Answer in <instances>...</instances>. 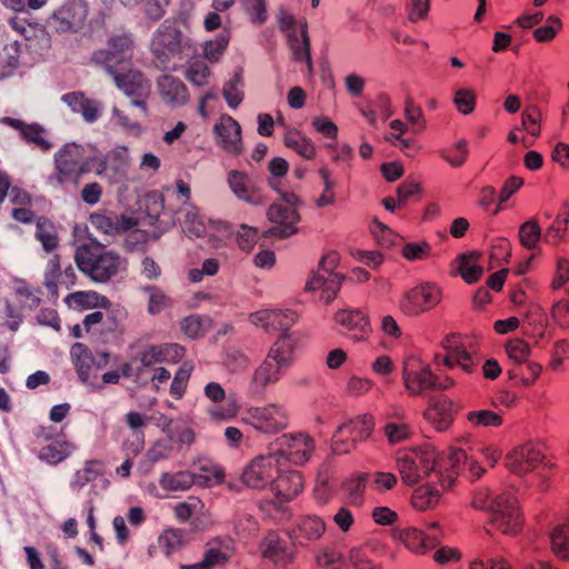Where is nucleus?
<instances>
[{
	"label": "nucleus",
	"mask_w": 569,
	"mask_h": 569,
	"mask_svg": "<svg viewBox=\"0 0 569 569\" xmlns=\"http://www.w3.org/2000/svg\"><path fill=\"white\" fill-rule=\"evenodd\" d=\"M76 447L72 442L58 437L47 445H43L38 450V458L49 465H58L66 460Z\"/></svg>",
	"instance_id": "37"
},
{
	"label": "nucleus",
	"mask_w": 569,
	"mask_h": 569,
	"mask_svg": "<svg viewBox=\"0 0 569 569\" xmlns=\"http://www.w3.org/2000/svg\"><path fill=\"white\" fill-rule=\"evenodd\" d=\"M441 499V492L429 485L416 488L411 495V506L418 511L435 509Z\"/></svg>",
	"instance_id": "43"
},
{
	"label": "nucleus",
	"mask_w": 569,
	"mask_h": 569,
	"mask_svg": "<svg viewBox=\"0 0 569 569\" xmlns=\"http://www.w3.org/2000/svg\"><path fill=\"white\" fill-rule=\"evenodd\" d=\"M543 459L538 446L526 442L515 447L505 458V465L515 475L523 476L535 470Z\"/></svg>",
	"instance_id": "22"
},
{
	"label": "nucleus",
	"mask_w": 569,
	"mask_h": 569,
	"mask_svg": "<svg viewBox=\"0 0 569 569\" xmlns=\"http://www.w3.org/2000/svg\"><path fill=\"white\" fill-rule=\"evenodd\" d=\"M442 300V289L435 282L419 283L406 291L399 300L400 311L418 317L433 310Z\"/></svg>",
	"instance_id": "10"
},
{
	"label": "nucleus",
	"mask_w": 569,
	"mask_h": 569,
	"mask_svg": "<svg viewBox=\"0 0 569 569\" xmlns=\"http://www.w3.org/2000/svg\"><path fill=\"white\" fill-rule=\"evenodd\" d=\"M286 41L292 60L305 63L308 74H312L311 41L308 33V22L305 18L299 20V31L288 34Z\"/></svg>",
	"instance_id": "27"
},
{
	"label": "nucleus",
	"mask_w": 569,
	"mask_h": 569,
	"mask_svg": "<svg viewBox=\"0 0 569 569\" xmlns=\"http://www.w3.org/2000/svg\"><path fill=\"white\" fill-rule=\"evenodd\" d=\"M240 421L260 435H276L289 425V416L284 407L268 403L250 406L241 412Z\"/></svg>",
	"instance_id": "7"
},
{
	"label": "nucleus",
	"mask_w": 569,
	"mask_h": 569,
	"mask_svg": "<svg viewBox=\"0 0 569 569\" xmlns=\"http://www.w3.org/2000/svg\"><path fill=\"white\" fill-rule=\"evenodd\" d=\"M196 483V476L190 471L163 472L159 479L166 491H186Z\"/></svg>",
	"instance_id": "46"
},
{
	"label": "nucleus",
	"mask_w": 569,
	"mask_h": 569,
	"mask_svg": "<svg viewBox=\"0 0 569 569\" xmlns=\"http://www.w3.org/2000/svg\"><path fill=\"white\" fill-rule=\"evenodd\" d=\"M468 154V143L465 139L440 150V157L455 168L461 167L467 161Z\"/></svg>",
	"instance_id": "58"
},
{
	"label": "nucleus",
	"mask_w": 569,
	"mask_h": 569,
	"mask_svg": "<svg viewBox=\"0 0 569 569\" xmlns=\"http://www.w3.org/2000/svg\"><path fill=\"white\" fill-rule=\"evenodd\" d=\"M103 310L88 313L83 318V328L87 335L107 341L109 337L123 332L127 312L113 306Z\"/></svg>",
	"instance_id": "11"
},
{
	"label": "nucleus",
	"mask_w": 569,
	"mask_h": 569,
	"mask_svg": "<svg viewBox=\"0 0 569 569\" xmlns=\"http://www.w3.org/2000/svg\"><path fill=\"white\" fill-rule=\"evenodd\" d=\"M279 462V457L274 452L256 456L244 467L241 473L242 482L256 490L270 489L278 473Z\"/></svg>",
	"instance_id": "12"
},
{
	"label": "nucleus",
	"mask_w": 569,
	"mask_h": 569,
	"mask_svg": "<svg viewBox=\"0 0 569 569\" xmlns=\"http://www.w3.org/2000/svg\"><path fill=\"white\" fill-rule=\"evenodd\" d=\"M305 476L299 470H280L276 475L270 491L280 503L290 502L305 489Z\"/></svg>",
	"instance_id": "24"
},
{
	"label": "nucleus",
	"mask_w": 569,
	"mask_h": 569,
	"mask_svg": "<svg viewBox=\"0 0 569 569\" xmlns=\"http://www.w3.org/2000/svg\"><path fill=\"white\" fill-rule=\"evenodd\" d=\"M283 143L306 160H313L316 158L317 150L315 143L297 129H288L286 131Z\"/></svg>",
	"instance_id": "39"
},
{
	"label": "nucleus",
	"mask_w": 569,
	"mask_h": 569,
	"mask_svg": "<svg viewBox=\"0 0 569 569\" xmlns=\"http://www.w3.org/2000/svg\"><path fill=\"white\" fill-rule=\"evenodd\" d=\"M142 291L148 295V312L159 315L172 305L171 298L159 287L144 286Z\"/></svg>",
	"instance_id": "54"
},
{
	"label": "nucleus",
	"mask_w": 569,
	"mask_h": 569,
	"mask_svg": "<svg viewBox=\"0 0 569 569\" xmlns=\"http://www.w3.org/2000/svg\"><path fill=\"white\" fill-rule=\"evenodd\" d=\"M94 170L102 174L107 170L104 158L87 157L83 146L76 142L64 143L54 154V176L52 179L63 186L78 187L83 174Z\"/></svg>",
	"instance_id": "2"
},
{
	"label": "nucleus",
	"mask_w": 569,
	"mask_h": 569,
	"mask_svg": "<svg viewBox=\"0 0 569 569\" xmlns=\"http://www.w3.org/2000/svg\"><path fill=\"white\" fill-rule=\"evenodd\" d=\"M286 369L287 368L267 356L262 363L256 369L252 382L258 388H266L269 385L278 382Z\"/></svg>",
	"instance_id": "41"
},
{
	"label": "nucleus",
	"mask_w": 569,
	"mask_h": 569,
	"mask_svg": "<svg viewBox=\"0 0 569 569\" xmlns=\"http://www.w3.org/2000/svg\"><path fill=\"white\" fill-rule=\"evenodd\" d=\"M392 541L402 545L409 552L423 556L440 542V537L427 533L413 526L393 527L390 531Z\"/></svg>",
	"instance_id": "18"
},
{
	"label": "nucleus",
	"mask_w": 569,
	"mask_h": 569,
	"mask_svg": "<svg viewBox=\"0 0 569 569\" xmlns=\"http://www.w3.org/2000/svg\"><path fill=\"white\" fill-rule=\"evenodd\" d=\"M518 234L520 243L526 249L532 250L541 238V228L536 220H528L520 226Z\"/></svg>",
	"instance_id": "59"
},
{
	"label": "nucleus",
	"mask_w": 569,
	"mask_h": 569,
	"mask_svg": "<svg viewBox=\"0 0 569 569\" xmlns=\"http://www.w3.org/2000/svg\"><path fill=\"white\" fill-rule=\"evenodd\" d=\"M243 78L241 72H236L232 78L224 83L222 94L231 109H237L243 101Z\"/></svg>",
	"instance_id": "51"
},
{
	"label": "nucleus",
	"mask_w": 569,
	"mask_h": 569,
	"mask_svg": "<svg viewBox=\"0 0 569 569\" xmlns=\"http://www.w3.org/2000/svg\"><path fill=\"white\" fill-rule=\"evenodd\" d=\"M490 525L502 535H517L522 528L518 500L511 493H500L490 503Z\"/></svg>",
	"instance_id": "9"
},
{
	"label": "nucleus",
	"mask_w": 569,
	"mask_h": 569,
	"mask_svg": "<svg viewBox=\"0 0 569 569\" xmlns=\"http://www.w3.org/2000/svg\"><path fill=\"white\" fill-rule=\"evenodd\" d=\"M327 525L317 515L300 516L291 530V539L299 546H308L316 542L325 535Z\"/></svg>",
	"instance_id": "28"
},
{
	"label": "nucleus",
	"mask_w": 569,
	"mask_h": 569,
	"mask_svg": "<svg viewBox=\"0 0 569 569\" xmlns=\"http://www.w3.org/2000/svg\"><path fill=\"white\" fill-rule=\"evenodd\" d=\"M468 421L475 427H500L502 417L491 410H476L467 413Z\"/></svg>",
	"instance_id": "61"
},
{
	"label": "nucleus",
	"mask_w": 569,
	"mask_h": 569,
	"mask_svg": "<svg viewBox=\"0 0 569 569\" xmlns=\"http://www.w3.org/2000/svg\"><path fill=\"white\" fill-rule=\"evenodd\" d=\"M267 218L276 226L269 228L263 237L288 238L298 232L297 223L300 216L296 208L272 203L267 211Z\"/></svg>",
	"instance_id": "21"
},
{
	"label": "nucleus",
	"mask_w": 569,
	"mask_h": 569,
	"mask_svg": "<svg viewBox=\"0 0 569 569\" xmlns=\"http://www.w3.org/2000/svg\"><path fill=\"white\" fill-rule=\"evenodd\" d=\"M552 552L562 560L569 559V525L556 527L550 533Z\"/></svg>",
	"instance_id": "55"
},
{
	"label": "nucleus",
	"mask_w": 569,
	"mask_h": 569,
	"mask_svg": "<svg viewBox=\"0 0 569 569\" xmlns=\"http://www.w3.org/2000/svg\"><path fill=\"white\" fill-rule=\"evenodd\" d=\"M193 49L192 40L171 24H162L151 40V52L156 61L163 68H168L171 60L181 61Z\"/></svg>",
	"instance_id": "5"
},
{
	"label": "nucleus",
	"mask_w": 569,
	"mask_h": 569,
	"mask_svg": "<svg viewBox=\"0 0 569 569\" xmlns=\"http://www.w3.org/2000/svg\"><path fill=\"white\" fill-rule=\"evenodd\" d=\"M402 381L410 396H419L433 389L435 373L422 359L409 356L402 362Z\"/></svg>",
	"instance_id": "17"
},
{
	"label": "nucleus",
	"mask_w": 569,
	"mask_h": 569,
	"mask_svg": "<svg viewBox=\"0 0 569 569\" xmlns=\"http://www.w3.org/2000/svg\"><path fill=\"white\" fill-rule=\"evenodd\" d=\"M383 436L390 446L409 441L415 429L411 422H385L382 427Z\"/></svg>",
	"instance_id": "47"
},
{
	"label": "nucleus",
	"mask_w": 569,
	"mask_h": 569,
	"mask_svg": "<svg viewBox=\"0 0 569 569\" xmlns=\"http://www.w3.org/2000/svg\"><path fill=\"white\" fill-rule=\"evenodd\" d=\"M259 239V230L248 224H241L236 233V242L244 252H251Z\"/></svg>",
	"instance_id": "63"
},
{
	"label": "nucleus",
	"mask_w": 569,
	"mask_h": 569,
	"mask_svg": "<svg viewBox=\"0 0 569 569\" xmlns=\"http://www.w3.org/2000/svg\"><path fill=\"white\" fill-rule=\"evenodd\" d=\"M61 100L70 107L73 112L81 113L87 122L97 121L102 112L99 101L88 98L82 91H73L62 96Z\"/></svg>",
	"instance_id": "34"
},
{
	"label": "nucleus",
	"mask_w": 569,
	"mask_h": 569,
	"mask_svg": "<svg viewBox=\"0 0 569 569\" xmlns=\"http://www.w3.org/2000/svg\"><path fill=\"white\" fill-rule=\"evenodd\" d=\"M437 452L429 445L403 449L397 452L396 466L405 485L413 486L430 476L435 470Z\"/></svg>",
	"instance_id": "3"
},
{
	"label": "nucleus",
	"mask_w": 569,
	"mask_h": 569,
	"mask_svg": "<svg viewBox=\"0 0 569 569\" xmlns=\"http://www.w3.org/2000/svg\"><path fill=\"white\" fill-rule=\"evenodd\" d=\"M227 181L232 193L238 199L252 206H262L266 202L262 193L250 183L249 176L246 172L231 170L228 173Z\"/></svg>",
	"instance_id": "33"
},
{
	"label": "nucleus",
	"mask_w": 569,
	"mask_h": 569,
	"mask_svg": "<svg viewBox=\"0 0 569 569\" xmlns=\"http://www.w3.org/2000/svg\"><path fill=\"white\" fill-rule=\"evenodd\" d=\"M296 340L290 332H284L271 346L268 357L288 368L293 361Z\"/></svg>",
	"instance_id": "40"
},
{
	"label": "nucleus",
	"mask_w": 569,
	"mask_h": 569,
	"mask_svg": "<svg viewBox=\"0 0 569 569\" xmlns=\"http://www.w3.org/2000/svg\"><path fill=\"white\" fill-rule=\"evenodd\" d=\"M335 320L355 340H366L371 332L370 320L361 310H339L335 315Z\"/></svg>",
	"instance_id": "31"
},
{
	"label": "nucleus",
	"mask_w": 569,
	"mask_h": 569,
	"mask_svg": "<svg viewBox=\"0 0 569 569\" xmlns=\"http://www.w3.org/2000/svg\"><path fill=\"white\" fill-rule=\"evenodd\" d=\"M194 366L191 361H184L176 371L172 382L170 385V396L180 400L186 395L189 380L193 372Z\"/></svg>",
	"instance_id": "49"
},
{
	"label": "nucleus",
	"mask_w": 569,
	"mask_h": 569,
	"mask_svg": "<svg viewBox=\"0 0 569 569\" xmlns=\"http://www.w3.org/2000/svg\"><path fill=\"white\" fill-rule=\"evenodd\" d=\"M204 503L198 497L190 496L184 501H180L172 507L176 519L181 522H188L194 515L203 512Z\"/></svg>",
	"instance_id": "53"
},
{
	"label": "nucleus",
	"mask_w": 569,
	"mask_h": 569,
	"mask_svg": "<svg viewBox=\"0 0 569 569\" xmlns=\"http://www.w3.org/2000/svg\"><path fill=\"white\" fill-rule=\"evenodd\" d=\"M366 547H369V543L351 548L348 552V562L353 569H381L379 563L369 558Z\"/></svg>",
	"instance_id": "60"
},
{
	"label": "nucleus",
	"mask_w": 569,
	"mask_h": 569,
	"mask_svg": "<svg viewBox=\"0 0 569 569\" xmlns=\"http://www.w3.org/2000/svg\"><path fill=\"white\" fill-rule=\"evenodd\" d=\"M70 358L79 379L90 382L97 377L98 370L108 365L110 353L103 351L94 356L87 345L76 342L70 348Z\"/></svg>",
	"instance_id": "19"
},
{
	"label": "nucleus",
	"mask_w": 569,
	"mask_h": 569,
	"mask_svg": "<svg viewBox=\"0 0 569 569\" xmlns=\"http://www.w3.org/2000/svg\"><path fill=\"white\" fill-rule=\"evenodd\" d=\"M217 144L231 156L243 152L241 127L229 114H222L213 127Z\"/></svg>",
	"instance_id": "23"
},
{
	"label": "nucleus",
	"mask_w": 569,
	"mask_h": 569,
	"mask_svg": "<svg viewBox=\"0 0 569 569\" xmlns=\"http://www.w3.org/2000/svg\"><path fill=\"white\" fill-rule=\"evenodd\" d=\"M259 549L264 559L281 567L291 563L295 557L288 542L277 532H268L261 540Z\"/></svg>",
	"instance_id": "29"
},
{
	"label": "nucleus",
	"mask_w": 569,
	"mask_h": 569,
	"mask_svg": "<svg viewBox=\"0 0 569 569\" xmlns=\"http://www.w3.org/2000/svg\"><path fill=\"white\" fill-rule=\"evenodd\" d=\"M88 12L86 0H66L52 12L50 23L59 33H76L86 26Z\"/></svg>",
	"instance_id": "15"
},
{
	"label": "nucleus",
	"mask_w": 569,
	"mask_h": 569,
	"mask_svg": "<svg viewBox=\"0 0 569 569\" xmlns=\"http://www.w3.org/2000/svg\"><path fill=\"white\" fill-rule=\"evenodd\" d=\"M562 28V22L560 18L556 16H549L546 20V24L538 27L533 31V39L537 42H549L552 41L558 32Z\"/></svg>",
	"instance_id": "62"
},
{
	"label": "nucleus",
	"mask_w": 569,
	"mask_h": 569,
	"mask_svg": "<svg viewBox=\"0 0 569 569\" xmlns=\"http://www.w3.org/2000/svg\"><path fill=\"white\" fill-rule=\"evenodd\" d=\"M188 543L187 531L181 528H167L157 539V547L166 557L181 551Z\"/></svg>",
	"instance_id": "38"
},
{
	"label": "nucleus",
	"mask_w": 569,
	"mask_h": 569,
	"mask_svg": "<svg viewBox=\"0 0 569 569\" xmlns=\"http://www.w3.org/2000/svg\"><path fill=\"white\" fill-rule=\"evenodd\" d=\"M370 480L369 472H356L341 485L343 496L349 505L360 507L365 501L366 488Z\"/></svg>",
	"instance_id": "36"
},
{
	"label": "nucleus",
	"mask_w": 569,
	"mask_h": 569,
	"mask_svg": "<svg viewBox=\"0 0 569 569\" xmlns=\"http://www.w3.org/2000/svg\"><path fill=\"white\" fill-rule=\"evenodd\" d=\"M232 551L228 545L221 541L209 543L204 555L203 561L208 569H212L214 566L222 565L229 560Z\"/></svg>",
	"instance_id": "57"
},
{
	"label": "nucleus",
	"mask_w": 569,
	"mask_h": 569,
	"mask_svg": "<svg viewBox=\"0 0 569 569\" xmlns=\"http://www.w3.org/2000/svg\"><path fill=\"white\" fill-rule=\"evenodd\" d=\"M249 320L252 325L263 328L268 332H289V329L297 322L298 313L293 310L263 309L250 313Z\"/></svg>",
	"instance_id": "25"
},
{
	"label": "nucleus",
	"mask_w": 569,
	"mask_h": 569,
	"mask_svg": "<svg viewBox=\"0 0 569 569\" xmlns=\"http://www.w3.org/2000/svg\"><path fill=\"white\" fill-rule=\"evenodd\" d=\"M315 561L319 569H346L347 560L341 550L323 546L316 550Z\"/></svg>",
	"instance_id": "45"
},
{
	"label": "nucleus",
	"mask_w": 569,
	"mask_h": 569,
	"mask_svg": "<svg viewBox=\"0 0 569 569\" xmlns=\"http://www.w3.org/2000/svg\"><path fill=\"white\" fill-rule=\"evenodd\" d=\"M61 283H63L61 256L54 253L50 257L46 264L43 273V286L48 289L50 295L57 299L59 296L58 288Z\"/></svg>",
	"instance_id": "44"
},
{
	"label": "nucleus",
	"mask_w": 569,
	"mask_h": 569,
	"mask_svg": "<svg viewBox=\"0 0 569 569\" xmlns=\"http://www.w3.org/2000/svg\"><path fill=\"white\" fill-rule=\"evenodd\" d=\"M204 397L213 403L227 401L223 406L210 410V417L217 421L234 419L240 412V405L234 396L227 398L226 390L219 382L211 381L204 386Z\"/></svg>",
	"instance_id": "26"
},
{
	"label": "nucleus",
	"mask_w": 569,
	"mask_h": 569,
	"mask_svg": "<svg viewBox=\"0 0 569 569\" xmlns=\"http://www.w3.org/2000/svg\"><path fill=\"white\" fill-rule=\"evenodd\" d=\"M506 352L516 363H525L530 356V346L522 339H511L506 343Z\"/></svg>",
	"instance_id": "64"
},
{
	"label": "nucleus",
	"mask_w": 569,
	"mask_h": 569,
	"mask_svg": "<svg viewBox=\"0 0 569 569\" xmlns=\"http://www.w3.org/2000/svg\"><path fill=\"white\" fill-rule=\"evenodd\" d=\"M161 100L170 107H180L189 101L190 94L184 82L171 74L161 76L158 81Z\"/></svg>",
	"instance_id": "32"
},
{
	"label": "nucleus",
	"mask_w": 569,
	"mask_h": 569,
	"mask_svg": "<svg viewBox=\"0 0 569 569\" xmlns=\"http://www.w3.org/2000/svg\"><path fill=\"white\" fill-rule=\"evenodd\" d=\"M278 443L279 448L274 453L279 460L284 459L295 466L306 465L316 449L313 438L303 432L284 433L278 438Z\"/></svg>",
	"instance_id": "16"
},
{
	"label": "nucleus",
	"mask_w": 569,
	"mask_h": 569,
	"mask_svg": "<svg viewBox=\"0 0 569 569\" xmlns=\"http://www.w3.org/2000/svg\"><path fill=\"white\" fill-rule=\"evenodd\" d=\"M425 418L438 430L445 431L452 423L450 402L438 400L430 405L425 411Z\"/></svg>",
	"instance_id": "42"
},
{
	"label": "nucleus",
	"mask_w": 569,
	"mask_h": 569,
	"mask_svg": "<svg viewBox=\"0 0 569 569\" xmlns=\"http://www.w3.org/2000/svg\"><path fill=\"white\" fill-rule=\"evenodd\" d=\"M134 42L131 36L123 33L113 36L108 41V49H100L92 53L91 60L110 71L123 66H130L133 58Z\"/></svg>",
	"instance_id": "13"
},
{
	"label": "nucleus",
	"mask_w": 569,
	"mask_h": 569,
	"mask_svg": "<svg viewBox=\"0 0 569 569\" xmlns=\"http://www.w3.org/2000/svg\"><path fill=\"white\" fill-rule=\"evenodd\" d=\"M64 303L68 308L83 311L90 309H109L112 302L106 296H102L93 290H80L69 293L64 298Z\"/></svg>",
	"instance_id": "35"
},
{
	"label": "nucleus",
	"mask_w": 569,
	"mask_h": 569,
	"mask_svg": "<svg viewBox=\"0 0 569 569\" xmlns=\"http://www.w3.org/2000/svg\"><path fill=\"white\" fill-rule=\"evenodd\" d=\"M90 224L100 233L117 236L137 227L138 220L109 209H99L89 216Z\"/></svg>",
	"instance_id": "20"
},
{
	"label": "nucleus",
	"mask_w": 569,
	"mask_h": 569,
	"mask_svg": "<svg viewBox=\"0 0 569 569\" xmlns=\"http://www.w3.org/2000/svg\"><path fill=\"white\" fill-rule=\"evenodd\" d=\"M79 270L93 282L106 283L126 269V259L116 250L91 241L80 246L74 254Z\"/></svg>",
	"instance_id": "1"
},
{
	"label": "nucleus",
	"mask_w": 569,
	"mask_h": 569,
	"mask_svg": "<svg viewBox=\"0 0 569 569\" xmlns=\"http://www.w3.org/2000/svg\"><path fill=\"white\" fill-rule=\"evenodd\" d=\"M36 238L41 242L42 248L47 252L53 251L58 244L59 239L54 224L47 218H39L37 220Z\"/></svg>",
	"instance_id": "50"
},
{
	"label": "nucleus",
	"mask_w": 569,
	"mask_h": 569,
	"mask_svg": "<svg viewBox=\"0 0 569 569\" xmlns=\"http://www.w3.org/2000/svg\"><path fill=\"white\" fill-rule=\"evenodd\" d=\"M119 90L131 99L133 106L141 109L144 116L148 114V99L151 94V82L144 73L132 68L131 64L107 71Z\"/></svg>",
	"instance_id": "8"
},
{
	"label": "nucleus",
	"mask_w": 569,
	"mask_h": 569,
	"mask_svg": "<svg viewBox=\"0 0 569 569\" xmlns=\"http://www.w3.org/2000/svg\"><path fill=\"white\" fill-rule=\"evenodd\" d=\"M2 122L20 132V136L24 142L31 144L33 148L39 149L42 152H48L53 144L48 139L46 129L38 123H24L20 119L11 117H4Z\"/></svg>",
	"instance_id": "30"
},
{
	"label": "nucleus",
	"mask_w": 569,
	"mask_h": 569,
	"mask_svg": "<svg viewBox=\"0 0 569 569\" xmlns=\"http://www.w3.org/2000/svg\"><path fill=\"white\" fill-rule=\"evenodd\" d=\"M446 351L443 356L437 355L435 360L449 369L459 368L463 373H472L478 366V347L476 341L460 333H449L441 340Z\"/></svg>",
	"instance_id": "4"
},
{
	"label": "nucleus",
	"mask_w": 569,
	"mask_h": 569,
	"mask_svg": "<svg viewBox=\"0 0 569 569\" xmlns=\"http://www.w3.org/2000/svg\"><path fill=\"white\" fill-rule=\"evenodd\" d=\"M106 465L100 459H88L81 468L77 469L70 478L69 488L71 491L79 493L90 485L89 499L99 496V488L106 490L110 481L104 478Z\"/></svg>",
	"instance_id": "14"
},
{
	"label": "nucleus",
	"mask_w": 569,
	"mask_h": 569,
	"mask_svg": "<svg viewBox=\"0 0 569 569\" xmlns=\"http://www.w3.org/2000/svg\"><path fill=\"white\" fill-rule=\"evenodd\" d=\"M161 363L177 365L186 356V348L177 342L154 343Z\"/></svg>",
	"instance_id": "56"
},
{
	"label": "nucleus",
	"mask_w": 569,
	"mask_h": 569,
	"mask_svg": "<svg viewBox=\"0 0 569 569\" xmlns=\"http://www.w3.org/2000/svg\"><path fill=\"white\" fill-rule=\"evenodd\" d=\"M212 71L203 59H192L189 61L184 72L186 79L196 87L209 84Z\"/></svg>",
	"instance_id": "48"
},
{
	"label": "nucleus",
	"mask_w": 569,
	"mask_h": 569,
	"mask_svg": "<svg viewBox=\"0 0 569 569\" xmlns=\"http://www.w3.org/2000/svg\"><path fill=\"white\" fill-rule=\"evenodd\" d=\"M376 426L370 413L356 416L338 426L331 438V450L335 455H346L356 449L359 442L366 441Z\"/></svg>",
	"instance_id": "6"
},
{
	"label": "nucleus",
	"mask_w": 569,
	"mask_h": 569,
	"mask_svg": "<svg viewBox=\"0 0 569 569\" xmlns=\"http://www.w3.org/2000/svg\"><path fill=\"white\" fill-rule=\"evenodd\" d=\"M230 42L228 33H220L214 39L208 40L203 43V60L210 63H218L221 61Z\"/></svg>",
	"instance_id": "52"
}]
</instances>
